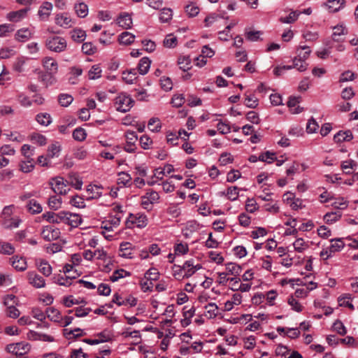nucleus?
Segmentation results:
<instances>
[{"mask_svg":"<svg viewBox=\"0 0 358 358\" xmlns=\"http://www.w3.org/2000/svg\"><path fill=\"white\" fill-rule=\"evenodd\" d=\"M125 223L128 228L136 227L141 229L147 226L148 218L144 213H129L128 216L125 217Z\"/></svg>","mask_w":358,"mask_h":358,"instance_id":"f257e3e1","label":"nucleus"},{"mask_svg":"<svg viewBox=\"0 0 358 358\" xmlns=\"http://www.w3.org/2000/svg\"><path fill=\"white\" fill-rule=\"evenodd\" d=\"M115 105L117 111L126 113L133 107L134 100L126 93H121L115 98Z\"/></svg>","mask_w":358,"mask_h":358,"instance_id":"f03ea898","label":"nucleus"},{"mask_svg":"<svg viewBox=\"0 0 358 358\" xmlns=\"http://www.w3.org/2000/svg\"><path fill=\"white\" fill-rule=\"evenodd\" d=\"M46 47L51 51L61 52L66 48V41L61 36H51L47 38Z\"/></svg>","mask_w":358,"mask_h":358,"instance_id":"7ed1b4c3","label":"nucleus"},{"mask_svg":"<svg viewBox=\"0 0 358 358\" xmlns=\"http://www.w3.org/2000/svg\"><path fill=\"white\" fill-rule=\"evenodd\" d=\"M68 181L65 180L62 177H55L52 179L50 182L53 192L59 194H66L69 189L67 188Z\"/></svg>","mask_w":358,"mask_h":358,"instance_id":"20e7f679","label":"nucleus"},{"mask_svg":"<svg viewBox=\"0 0 358 358\" xmlns=\"http://www.w3.org/2000/svg\"><path fill=\"white\" fill-rule=\"evenodd\" d=\"M119 256L125 259H134L136 256V250L129 242H122L119 247Z\"/></svg>","mask_w":358,"mask_h":358,"instance_id":"39448f33","label":"nucleus"},{"mask_svg":"<svg viewBox=\"0 0 358 358\" xmlns=\"http://www.w3.org/2000/svg\"><path fill=\"white\" fill-rule=\"evenodd\" d=\"M30 345L26 343H11L6 346L8 352L17 355H23L30 350Z\"/></svg>","mask_w":358,"mask_h":358,"instance_id":"423d86ee","label":"nucleus"},{"mask_svg":"<svg viewBox=\"0 0 358 358\" xmlns=\"http://www.w3.org/2000/svg\"><path fill=\"white\" fill-rule=\"evenodd\" d=\"M159 200V195L155 191L148 192L142 196L141 205L144 209L151 210L152 205L156 203Z\"/></svg>","mask_w":358,"mask_h":358,"instance_id":"0eeeda50","label":"nucleus"},{"mask_svg":"<svg viewBox=\"0 0 358 358\" xmlns=\"http://www.w3.org/2000/svg\"><path fill=\"white\" fill-rule=\"evenodd\" d=\"M41 236L46 241H55L59 238L60 231L58 228L51 225L44 226L41 231Z\"/></svg>","mask_w":358,"mask_h":358,"instance_id":"6e6552de","label":"nucleus"},{"mask_svg":"<svg viewBox=\"0 0 358 358\" xmlns=\"http://www.w3.org/2000/svg\"><path fill=\"white\" fill-rule=\"evenodd\" d=\"M28 282L36 289L43 288L45 286V280L43 277L36 271H29L27 273Z\"/></svg>","mask_w":358,"mask_h":358,"instance_id":"1a4fd4ad","label":"nucleus"},{"mask_svg":"<svg viewBox=\"0 0 358 358\" xmlns=\"http://www.w3.org/2000/svg\"><path fill=\"white\" fill-rule=\"evenodd\" d=\"M195 261L194 259H190L184 262L182 264V268L184 271V276L185 278H189L192 276L197 271L202 268L201 264H194Z\"/></svg>","mask_w":358,"mask_h":358,"instance_id":"9d476101","label":"nucleus"},{"mask_svg":"<svg viewBox=\"0 0 358 358\" xmlns=\"http://www.w3.org/2000/svg\"><path fill=\"white\" fill-rule=\"evenodd\" d=\"M127 206L118 203H113V227L118 225L125 217Z\"/></svg>","mask_w":358,"mask_h":358,"instance_id":"9b49d317","label":"nucleus"},{"mask_svg":"<svg viewBox=\"0 0 358 358\" xmlns=\"http://www.w3.org/2000/svg\"><path fill=\"white\" fill-rule=\"evenodd\" d=\"M80 275V273H76V275H58L54 277L55 282L61 286L69 287L71 285H75L74 280Z\"/></svg>","mask_w":358,"mask_h":358,"instance_id":"f8f14e48","label":"nucleus"},{"mask_svg":"<svg viewBox=\"0 0 358 358\" xmlns=\"http://www.w3.org/2000/svg\"><path fill=\"white\" fill-rule=\"evenodd\" d=\"M117 24L122 29H128L132 26V18L128 13H122L116 19Z\"/></svg>","mask_w":358,"mask_h":358,"instance_id":"ddd939ff","label":"nucleus"},{"mask_svg":"<svg viewBox=\"0 0 358 358\" xmlns=\"http://www.w3.org/2000/svg\"><path fill=\"white\" fill-rule=\"evenodd\" d=\"M36 266L44 276L48 277L52 274V268L48 261L42 259H38L36 261Z\"/></svg>","mask_w":358,"mask_h":358,"instance_id":"4468645a","label":"nucleus"},{"mask_svg":"<svg viewBox=\"0 0 358 358\" xmlns=\"http://www.w3.org/2000/svg\"><path fill=\"white\" fill-rule=\"evenodd\" d=\"M42 64L48 73L55 74L57 72L58 64L53 58L45 57L42 60Z\"/></svg>","mask_w":358,"mask_h":358,"instance_id":"2eb2a0df","label":"nucleus"},{"mask_svg":"<svg viewBox=\"0 0 358 358\" xmlns=\"http://www.w3.org/2000/svg\"><path fill=\"white\" fill-rule=\"evenodd\" d=\"M29 8H23L17 11H12L6 15V19L13 22H17L24 18Z\"/></svg>","mask_w":358,"mask_h":358,"instance_id":"dca6fc26","label":"nucleus"},{"mask_svg":"<svg viewBox=\"0 0 358 358\" xmlns=\"http://www.w3.org/2000/svg\"><path fill=\"white\" fill-rule=\"evenodd\" d=\"M65 217L66 219H64V223L72 227H77L82 223V218L78 214L67 212Z\"/></svg>","mask_w":358,"mask_h":358,"instance_id":"f3484780","label":"nucleus"},{"mask_svg":"<svg viewBox=\"0 0 358 358\" xmlns=\"http://www.w3.org/2000/svg\"><path fill=\"white\" fill-rule=\"evenodd\" d=\"M131 183V177L126 172H119L117 173V184L119 188L130 186Z\"/></svg>","mask_w":358,"mask_h":358,"instance_id":"a211bd4d","label":"nucleus"},{"mask_svg":"<svg viewBox=\"0 0 358 358\" xmlns=\"http://www.w3.org/2000/svg\"><path fill=\"white\" fill-rule=\"evenodd\" d=\"M353 138L352 133L350 130L339 131L334 136V141L336 143L350 141Z\"/></svg>","mask_w":358,"mask_h":358,"instance_id":"6ab92c4d","label":"nucleus"},{"mask_svg":"<svg viewBox=\"0 0 358 358\" xmlns=\"http://www.w3.org/2000/svg\"><path fill=\"white\" fill-rule=\"evenodd\" d=\"M300 99L301 98L299 96H293L289 98L287 101V106L289 107L291 113L299 114L302 111V108L298 105L300 102Z\"/></svg>","mask_w":358,"mask_h":358,"instance_id":"aec40b11","label":"nucleus"},{"mask_svg":"<svg viewBox=\"0 0 358 358\" xmlns=\"http://www.w3.org/2000/svg\"><path fill=\"white\" fill-rule=\"evenodd\" d=\"M226 273L228 275L238 276L242 272V267L236 263L228 262L225 264Z\"/></svg>","mask_w":358,"mask_h":358,"instance_id":"412c9836","label":"nucleus"},{"mask_svg":"<svg viewBox=\"0 0 358 358\" xmlns=\"http://www.w3.org/2000/svg\"><path fill=\"white\" fill-rule=\"evenodd\" d=\"M345 0H328L326 6L331 13L339 11L345 4Z\"/></svg>","mask_w":358,"mask_h":358,"instance_id":"4be33fe9","label":"nucleus"},{"mask_svg":"<svg viewBox=\"0 0 358 358\" xmlns=\"http://www.w3.org/2000/svg\"><path fill=\"white\" fill-rule=\"evenodd\" d=\"M55 22L57 25L64 28L72 26L71 19L67 14H57L55 17Z\"/></svg>","mask_w":358,"mask_h":358,"instance_id":"5701e85b","label":"nucleus"},{"mask_svg":"<svg viewBox=\"0 0 358 358\" xmlns=\"http://www.w3.org/2000/svg\"><path fill=\"white\" fill-rule=\"evenodd\" d=\"M151 65V60L147 57H144L141 58L138 64V71L141 75H145Z\"/></svg>","mask_w":358,"mask_h":358,"instance_id":"b1692460","label":"nucleus"},{"mask_svg":"<svg viewBox=\"0 0 358 358\" xmlns=\"http://www.w3.org/2000/svg\"><path fill=\"white\" fill-rule=\"evenodd\" d=\"M189 251V245L187 243H176L173 246V252L175 256H184Z\"/></svg>","mask_w":358,"mask_h":358,"instance_id":"393cba45","label":"nucleus"},{"mask_svg":"<svg viewBox=\"0 0 358 358\" xmlns=\"http://www.w3.org/2000/svg\"><path fill=\"white\" fill-rule=\"evenodd\" d=\"M122 80L127 84H132L137 78V71L136 69H131L122 72Z\"/></svg>","mask_w":358,"mask_h":358,"instance_id":"a878e982","label":"nucleus"},{"mask_svg":"<svg viewBox=\"0 0 358 358\" xmlns=\"http://www.w3.org/2000/svg\"><path fill=\"white\" fill-rule=\"evenodd\" d=\"M12 266L17 271H24L27 269V261L23 257L17 256L13 257Z\"/></svg>","mask_w":358,"mask_h":358,"instance_id":"bb28decb","label":"nucleus"},{"mask_svg":"<svg viewBox=\"0 0 358 358\" xmlns=\"http://www.w3.org/2000/svg\"><path fill=\"white\" fill-rule=\"evenodd\" d=\"M205 316L208 319H213L217 317L218 314V306L215 303H209L205 306Z\"/></svg>","mask_w":358,"mask_h":358,"instance_id":"cd10ccee","label":"nucleus"},{"mask_svg":"<svg viewBox=\"0 0 358 358\" xmlns=\"http://www.w3.org/2000/svg\"><path fill=\"white\" fill-rule=\"evenodd\" d=\"M63 334L66 339H72L78 337L83 336L85 334L83 331L80 328H76L74 329H64L63 330Z\"/></svg>","mask_w":358,"mask_h":358,"instance_id":"c85d7f7f","label":"nucleus"},{"mask_svg":"<svg viewBox=\"0 0 358 358\" xmlns=\"http://www.w3.org/2000/svg\"><path fill=\"white\" fill-rule=\"evenodd\" d=\"M46 314L47 317L51 321L55 322H60L62 321V317L60 312L53 307L48 308L46 309Z\"/></svg>","mask_w":358,"mask_h":358,"instance_id":"c756f323","label":"nucleus"},{"mask_svg":"<svg viewBox=\"0 0 358 358\" xmlns=\"http://www.w3.org/2000/svg\"><path fill=\"white\" fill-rule=\"evenodd\" d=\"M34 159H24L20 162V170L23 173H30L34 169Z\"/></svg>","mask_w":358,"mask_h":358,"instance_id":"7c9ffc66","label":"nucleus"},{"mask_svg":"<svg viewBox=\"0 0 358 358\" xmlns=\"http://www.w3.org/2000/svg\"><path fill=\"white\" fill-rule=\"evenodd\" d=\"M94 255L98 259L106 261V259H108V262L105 266L103 270L106 271H110L111 269L110 267V259L109 257H108L106 251H105L103 248L101 250H96L94 252Z\"/></svg>","mask_w":358,"mask_h":358,"instance_id":"2f4dec72","label":"nucleus"},{"mask_svg":"<svg viewBox=\"0 0 358 358\" xmlns=\"http://www.w3.org/2000/svg\"><path fill=\"white\" fill-rule=\"evenodd\" d=\"M52 9V4L50 2H45L40 7L38 10V15L42 20L48 18Z\"/></svg>","mask_w":358,"mask_h":358,"instance_id":"473e14b6","label":"nucleus"},{"mask_svg":"<svg viewBox=\"0 0 358 358\" xmlns=\"http://www.w3.org/2000/svg\"><path fill=\"white\" fill-rule=\"evenodd\" d=\"M134 39L135 36L128 31H124L118 36V41L123 45H130L134 41Z\"/></svg>","mask_w":358,"mask_h":358,"instance_id":"72a5a7b5","label":"nucleus"},{"mask_svg":"<svg viewBox=\"0 0 358 358\" xmlns=\"http://www.w3.org/2000/svg\"><path fill=\"white\" fill-rule=\"evenodd\" d=\"M36 120L42 126L47 127L52 122V118L49 113H41L36 116Z\"/></svg>","mask_w":358,"mask_h":358,"instance_id":"f704fd0d","label":"nucleus"},{"mask_svg":"<svg viewBox=\"0 0 358 358\" xmlns=\"http://www.w3.org/2000/svg\"><path fill=\"white\" fill-rule=\"evenodd\" d=\"M27 210L31 214L40 213L42 211V206L34 199H31L27 204Z\"/></svg>","mask_w":358,"mask_h":358,"instance_id":"c9c22d12","label":"nucleus"},{"mask_svg":"<svg viewBox=\"0 0 358 358\" xmlns=\"http://www.w3.org/2000/svg\"><path fill=\"white\" fill-rule=\"evenodd\" d=\"M262 35L261 31H253L249 29H246L245 31V38L252 42H255L260 40V37Z\"/></svg>","mask_w":358,"mask_h":358,"instance_id":"e433bc0d","label":"nucleus"},{"mask_svg":"<svg viewBox=\"0 0 358 358\" xmlns=\"http://www.w3.org/2000/svg\"><path fill=\"white\" fill-rule=\"evenodd\" d=\"M331 245L329 246L333 254L341 251L344 247L345 243L342 238H333L331 240Z\"/></svg>","mask_w":358,"mask_h":358,"instance_id":"4c0bfd02","label":"nucleus"},{"mask_svg":"<svg viewBox=\"0 0 358 358\" xmlns=\"http://www.w3.org/2000/svg\"><path fill=\"white\" fill-rule=\"evenodd\" d=\"M357 163L352 160L349 159L342 162L341 169L345 174L350 175L352 174V170L356 169Z\"/></svg>","mask_w":358,"mask_h":358,"instance_id":"58836bf2","label":"nucleus"},{"mask_svg":"<svg viewBox=\"0 0 358 358\" xmlns=\"http://www.w3.org/2000/svg\"><path fill=\"white\" fill-rule=\"evenodd\" d=\"M72 39L78 43L83 42L86 38V33L81 29H74L71 31Z\"/></svg>","mask_w":358,"mask_h":358,"instance_id":"ea45409f","label":"nucleus"},{"mask_svg":"<svg viewBox=\"0 0 358 358\" xmlns=\"http://www.w3.org/2000/svg\"><path fill=\"white\" fill-rule=\"evenodd\" d=\"M162 123L158 117H152L149 120L148 127L152 132L157 133L162 129Z\"/></svg>","mask_w":358,"mask_h":358,"instance_id":"a19ab883","label":"nucleus"},{"mask_svg":"<svg viewBox=\"0 0 358 358\" xmlns=\"http://www.w3.org/2000/svg\"><path fill=\"white\" fill-rule=\"evenodd\" d=\"M341 213L338 210L335 212L327 213L324 215V220L327 224H333L341 217Z\"/></svg>","mask_w":358,"mask_h":358,"instance_id":"79ce46f5","label":"nucleus"},{"mask_svg":"<svg viewBox=\"0 0 358 358\" xmlns=\"http://www.w3.org/2000/svg\"><path fill=\"white\" fill-rule=\"evenodd\" d=\"M347 34V30L343 25H337L334 27L332 38L334 41H339L341 37Z\"/></svg>","mask_w":358,"mask_h":358,"instance_id":"37998d69","label":"nucleus"},{"mask_svg":"<svg viewBox=\"0 0 358 358\" xmlns=\"http://www.w3.org/2000/svg\"><path fill=\"white\" fill-rule=\"evenodd\" d=\"M300 15L301 13H299L297 10H294L292 11L287 16L281 17L280 18V21L284 24H292L298 20Z\"/></svg>","mask_w":358,"mask_h":358,"instance_id":"c03bdc74","label":"nucleus"},{"mask_svg":"<svg viewBox=\"0 0 358 358\" xmlns=\"http://www.w3.org/2000/svg\"><path fill=\"white\" fill-rule=\"evenodd\" d=\"M60 152L61 146L59 144V143L56 142L55 143H52L50 145H49L48 148V157H50L52 159L58 157L59 155Z\"/></svg>","mask_w":358,"mask_h":358,"instance_id":"a18cd8bd","label":"nucleus"},{"mask_svg":"<svg viewBox=\"0 0 358 358\" xmlns=\"http://www.w3.org/2000/svg\"><path fill=\"white\" fill-rule=\"evenodd\" d=\"M236 24V22H231L228 24L223 31H219V38L221 41H227L231 36L229 34L231 29Z\"/></svg>","mask_w":358,"mask_h":358,"instance_id":"49530a36","label":"nucleus"},{"mask_svg":"<svg viewBox=\"0 0 358 358\" xmlns=\"http://www.w3.org/2000/svg\"><path fill=\"white\" fill-rule=\"evenodd\" d=\"M293 246L294 250L298 252H302L309 247L308 243L306 242L302 238H297L293 243Z\"/></svg>","mask_w":358,"mask_h":358,"instance_id":"de8ad7c7","label":"nucleus"},{"mask_svg":"<svg viewBox=\"0 0 358 358\" xmlns=\"http://www.w3.org/2000/svg\"><path fill=\"white\" fill-rule=\"evenodd\" d=\"M74 8L76 14L80 17H85L88 14V6L85 3H76Z\"/></svg>","mask_w":358,"mask_h":358,"instance_id":"09e8293b","label":"nucleus"},{"mask_svg":"<svg viewBox=\"0 0 358 358\" xmlns=\"http://www.w3.org/2000/svg\"><path fill=\"white\" fill-rule=\"evenodd\" d=\"M178 64L180 66V69L183 71H187L191 68V60L189 57H180L178 60Z\"/></svg>","mask_w":358,"mask_h":358,"instance_id":"8fccbe9b","label":"nucleus"},{"mask_svg":"<svg viewBox=\"0 0 358 358\" xmlns=\"http://www.w3.org/2000/svg\"><path fill=\"white\" fill-rule=\"evenodd\" d=\"M173 16V12L171 8H164L160 10L159 20L161 22L165 23L169 22Z\"/></svg>","mask_w":358,"mask_h":358,"instance_id":"3c124183","label":"nucleus"},{"mask_svg":"<svg viewBox=\"0 0 358 358\" xmlns=\"http://www.w3.org/2000/svg\"><path fill=\"white\" fill-rule=\"evenodd\" d=\"M139 284L141 290L144 292L152 291L154 286L153 281L148 278H145V276L140 280Z\"/></svg>","mask_w":358,"mask_h":358,"instance_id":"603ef678","label":"nucleus"},{"mask_svg":"<svg viewBox=\"0 0 358 358\" xmlns=\"http://www.w3.org/2000/svg\"><path fill=\"white\" fill-rule=\"evenodd\" d=\"M172 274H173V276L178 280H181L185 278L184 276V271H183V268H182V265L180 266V265H178V264H174L173 266H172Z\"/></svg>","mask_w":358,"mask_h":358,"instance_id":"864d4df0","label":"nucleus"},{"mask_svg":"<svg viewBox=\"0 0 358 358\" xmlns=\"http://www.w3.org/2000/svg\"><path fill=\"white\" fill-rule=\"evenodd\" d=\"M223 194H225L228 199L231 201H236L238 197V188L236 186H232L228 187L227 192H223Z\"/></svg>","mask_w":358,"mask_h":358,"instance_id":"5fc2aeb1","label":"nucleus"},{"mask_svg":"<svg viewBox=\"0 0 358 358\" xmlns=\"http://www.w3.org/2000/svg\"><path fill=\"white\" fill-rule=\"evenodd\" d=\"M73 101V96L68 94H62L59 96L58 98L59 104L63 107H67L72 103Z\"/></svg>","mask_w":358,"mask_h":358,"instance_id":"6e6d98bb","label":"nucleus"},{"mask_svg":"<svg viewBox=\"0 0 358 358\" xmlns=\"http://www.w3.org/2000/svg\"><path fill=\"white\" fill-rule=\"evenodd\" d=\"M101 69L99 65L92 66L88 72V76L90 80H95L101 76Z\"/></svg>","mask_w":358,"mask_h":358,"instance_id":"4d7b16f0","label":"nucleus"},{"mask_svg":"<svg viewBox=\"0 0 358 358\" xmlns=\"http://www.w3.org/2000/svg\"><path fill=\"white\" fill-rule=\"evenodd\" d=\"M68 183H70V185L76 189H80L83 186L82 180L76 174H73L69 176Z\"/></svg>","mask_w":358,"mask_h":358,"instance_id":"13d9d810","label":"nucleus"},{"mask_svg":"<svg viewBox=\"0 0 358 358\" xmlns=\"http://www.w3.org/2000/svg\"><path fill=\"white\" fill-rule=\"evenodd\" d=\"M21 152L22 155L24 157V159H33L34 155V149L32 148L29 145L24 144L22 146Z\"/></svg>","mask_w":358,"mask_h":358,"instance_id":"bf43d9fd","label":"nucleus"},{"mask_svg":"<svg viewBox=\"0 0 358 358\" xmlns=\"http://www.w3.org/2000/svg\"><path fill=\"white\" fill-rule=\"evenodd\" d=\"M118 306H128L129 307H134L137 304V299L131 295H129L124 297V301H119Z\"/></svg>","mask_w":358,"mask_h":358,"instance_id":"052dcab7","label":"nucleus"},{"mask_svg":"<svg viewBox=\"0 0 358 358\" xmlns=\"http://www.w3.org/2000/svg\"><path fill=\"white\" fill-rule=\"evenodd\" d=\"M62 204V199L57 196H50L48 199V206L51 209L57 210Z\"/></svg>","mask_w":358,"mask_h":358,"instance_id":"680f3d73","label":"nucleus"},{"mask_svg":"<svg viewBox=\"0 0 358 358\" xmlns=\"http://www.w3.org/2000/svg\"><path fill=\"white\" fill-rule=\"evenodd\" d=\"M31 140L34 143H36L40 146L44 145L47 143L45 136L37 133H34L31 136Z\"/></svg>","mask_w":358,"mask_h":358,"instance_id":"e2e57ef3","label":"nucleus"},{"mask_svg":"<svg viewBox=\"0 0 358 358\" xmlns=\"http://www.w3.org/2000/svg\"><path fill=\"white\" fill-rule=\"evenodd\" d=\"M87 134L84 129L78 127L73 132V138L78 141H83L86 138Z\"/></svg>","mask_w":358,"mask_h":358,"instance_id":"0e129e2a","label":"nucleus"},{"mask_svg":"<svg viewBox=\"0 0 358 358\" xmlns=\"http://www.w3.org/2000/svg\"><path fill=\"white\" fill-rule=\"evenodd\" d=\"M293 66L296 68L299 71L303 72L307 69L308 64L304 60L295 57L293 59Z\"/></svg>","mask_w":358,"mask_h":358,"instance_id":"69168bd1","label":"nucleus"},{"mask_svg":"<svg viewBox=\"0 0 358 358\" xmlns=\"http://www.w3.org/2000/svg\"><path fill=\"white\" fill-rule=\"evenodd\" d=\"M318 129H319L318 123L313 117H311L308 121V123H307V126H306L307 133H308V134L315 133Z\"/></svg>","mask_w":358,"mask_h":358,"instance_id":"338daca9","label":"nucleus"},{"mask_svg":"<svg viewBox=\"0 0 358 358\" xmlns=\"http://www.w3.org/2000/svg\"><path fill=\"white\" fill-rule=\"evenodd\" d=\"M31 32L28 29H22L17 31L15 37L19 41H24L29 38Z\"/></svg>","mask_w":358,"mask_h":358,"instance_id":"774afa93","label":"nucleus"}]
</instances>
